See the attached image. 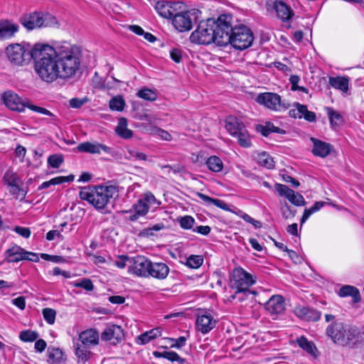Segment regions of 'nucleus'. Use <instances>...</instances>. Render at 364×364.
Here are the masks:
<instances>
[{
	"mask_svg": "<svg viewBox=\"0 0 364 364\" xmlns=\"http://www.w3.org/2000/svg\"><path fill=\"white\" fill-rule=\"evenodd\" d=\"M267 10L272 9L282 21H288L294 15L293 10L283 1L268 0L266 3Z\"/></svg>",
	"mask_w": 364,
	"mask_h": 364,
	"instance_id": "ddd939ff",
	"label": "nucleus"
},
{
	"mask_svg": "<svg viewBox=\"0 0 364 364\" xmlns=\"http://www.w3.org/2000/svg\"><path fill=\"white\" fill-rule=\"evenodd\" d=\"M171 59L176 63H180L182 58L181 51L178 49H173L170 53Z\"/></svg>",
	"mask_w": 364,
	"mask_h": 364,
	"instance_id": "774afa93",
	"label": "nucleus"
},
{
	"mask_svg": "<svg viewBox=\"0 0 364 364\" xmlns=\"http://www.w3.org/2000/svg\"><path fill=\"white\" fill-rule=\"evenodd\" d=\"M257 163L267 168H272L274 166L273 158L266 152H262L257 154L256 157Z\"/></svg>",
	"mask_w": 364,
	"mask_h": 364,
	"instance_id": "58836bf2",
	"label": "nucleus"
},
{
	"mask_svg": "<svg viewBox=\"0 0 364 364\" xmlns=\"http://www.w3.org/2000/svg\"><path fill=\"white\" fill-rule=\"evenodd\" d=\"M256 130L260 132L264 136H268L271 133H279L280 129L274 126L272 122H267L265 124H258Z\"/></svg>",
	"mask_w": 364,
	"mask_h": 364,
	"instance_id": "e433bc0d",
	"label": "nucleus"
},
{
	"mask_svg": "<svg viewBox=\"0 0 364 364\" xmlns=\"http://www.w3.org/2000/svg\"><path fill=\"white\" fill-rule=\"evenodd\" d=\"M12 303L21 310H23L26 307V301L23 296H18L14 299Z\"/></svg>",
	"mask_w": 364,
	"mask_h": 364,
	"instance_id": "338daca9",
	"label": "nucleus"
},
{
	"mask_svg": "<svg viewBox=\"0 0 364 364\" xmlns=\"http://www.w3.org/2000/svg\"><path fill=\"white\" fill-rule=\"evenodd\" d=\"M22 185L23 183H19L9 186L10 188V193L13 195L15 198L19 199L20 200H23L26 196V191L21 188Z\"/></svg>",
	"mask_w": 364,
	"mask_h": 364,
	"instance_id": "37998d69",
	"label": "nucleus"
},
{
	"mask_svg": "<svg viewBox=\"0 0 364 364\" xmlns=\"http://www.w3.org/2000/svg\"><path fill=\"white\" fill-rule=\"evenodd\" d=\"M256 101L261 105H264L269 109L277 110L281 107L280 96L273 92H264L259 94Z\"/></svg>",
	"mask_w": 364,
	"mask_h": 364,
	"instance_id": "2eb2a0df",
	"label": "nucleus"
},
{
	"mask_svg": "<svg viewBox=\"0 0 364 364\" xmlns=\"http://www.w3.org/2000/svg\"><path fill=\"white\" fill-rule=\"evenodd\" d=\"M75 355L77 357L78 362L85 363L90 357L89 347L81 343L77 344Z\"/></svg>",
	"mask_w": 364,
	"mask_h": 364,
	"instance_id": "4c0bfd02",
	"label": "nucleus"
},
{
	"mask_svg": "<svg viewBox=\"0 0 364 364\" xmlns=\"http://www.w3.org/2000/svg\"><path fill=\"white\" fill-rule=\"evenodd\" d=\"M254 41L252 31L243 24L234 26L230 43L237 50H245L252 46Z\"/></svg>",
	"mask_w": 364,
	"mask_h": 364,
	"instance_id": "6e6552de",
	"label": "nucleus"
},
{
	"mask_svg": "<svg viewBox=\"0 0 364 364\" xmlns=\"http://www.w3.org/2000/svg\"><path fill=\"white\" fill-rule=\"evenodd\" d=\"M48 164L53 168H58L63 163L62 155L53 154L48 159Z\"/></svg>",
	"mask_w": 364,
	"mask_h": 364,
	"instance_id": "4d7b16f0",
	"label": "nucleus"
},
{
	"mask_svg": "<svg viewBox=\"0 0 364 364\" xmlns=\"http://www.w3.org/2000/svg\"><path fill=\"white\" fill-rule=\"evenodd\" d=\"M272 240L274 241V245H276V247H277L279 250H282V251H284V252H288L289 256L291 259H293L294 255H295L294 251L289 250V249L287 248V247L285 245H284L283 243H282V242H277L276 240H273V239H272Z\"/></svg>",
	"mask_w": 364,
	"mask_h": 364,
	"instance_id": "69168bd1",
	"label": "nucleus"
},
{
	"mask_svg": "<svg viewBox=\"0 0 364 364\" xmlns=\"http://www.w3.org/2000/svg\"><path fill=\"white\" fill-rule=\"evenodd\" d=\"M326 110L327 112L330 123L332 126H337L341 122V115L337 111L334 110L331 107H326Z\"/></svg>",
	"mask_w": 364,
	"mask_h": 364,
	"instance_id": "a18cd8bd",
	"label": "nucleus"
},
{
	"mask_svg": "<svg viewBox=\"0 0 364 364\" xmlns=\"http://www.w3.org/2000/svg\"><path fill=\"white\" fill-rule=\"evenodd\" d=\"M42 314L46 321L49 324H53L55 320L56 311L53 309L45 308Z\"/></svg>",
	"mask_w": 364,
	"mask_h": 364,
	"instance_id": "864d4df0",
	"label": "nucleus"
},
{
	"mask_svg": "<svg viewBox=\"0 0 364 364\" xmlns=\"http://www.w3.org/2000/svg\"><path fill=\"white\" fill-rule=\"evenodd\" d=\"M88 101L87 97H84L82 99L79 98H72L70 100V106L73 108H80L85 103H86Z\"/></svg>",
	"mask_w": 364,
	"mask_h": 364,
	"instance_id": "680f3d73",
	"label": "nucleus"
},
{
	"mask_svg": "<svg viewBox=\"0 0 364 364\" xmlns=\"http://www.w3.org/2000/svg\"><path fill=\"white\" fill-rule=\"evenodd\" d=\"M338 296L341 297L351 296L354 303H358L361 299L359 290L355 287L350 285L343 286L339 289Z\"/></svg>",
	"mask_w": 364,
	"mask_h": 364,
	"instance_id": "cd10ccee",
	"label": "nucleus"
},
{
	"mask_svg": "<svg viewBox=\"0 0 364 364\" xmlns=\"http://www.w3.org/2000/svg\"><path fill=\"white\" fill-rule=\"evenodd\" d=\"M311 141L314 144L312 152L315 156L323 158L330 154L331 149L330 144L312 137L311 138Z\"/></svg>",
	"mask_w": 364,
	"mask_h": 364,
	"instance_id": "b1692460",
	"label": "nucleus"
},
{
	"mask_svg": "<svg viewBox=\"0 0 364 364\" xmlns=\"http://www.w3.org/2000/svg\"><path fill=\"white\" fill-rule=\"evenodd\" d=\"M203 262V258L200 255H191L187 258L186 265L188 267L197 269L200 267Z\"/></svg>",
	"mask_w": 364,
	"mask_h": 364,
	"instance_id": "09e8293b",
	"label": "nucleus"
},
{
	"mask_svg": "<svg viewBox=\"0 0 364 364\" xmlns=\"http://www.w3.org/2000/svg\"><path fill=\"white\" fill-rule=\"evenodd\" d=\"M125 102L122 96L112 97L109 101V108L112 110L121 112L124 109Z\"/></svg>",
	"mask_w": 364,
	"mask_h": 364,
	"instance_id": "c03bdc74",
	"label": "nucleus"
},
{
	"mask_svg": "<svg viewBox=\"0 0 364 364\" xmlns=\"http://www.w3.org/2000/svg\"><path fill=\"white\" fill-rule=\"evenodd\" d=\"M232 17L229 15H220L217 21L214 20L215 44L225 46L230 43L234 26L231 23Z\"/></svg>",
	"mask_w": 364,
	"mask_h": 364,
	"instance_id": "423d86ee",
	"label": "nucleus"
},
{
	"mask_svg": "<svg viewBox=\"0 0 364 364\" xmlns=\"http://www.w3.org/2000/svg\"><path fill=\"white\" fill-rule=\"evenodd\" d=\"M231 282V287L236 290L235 295L232 296L235 299L238 294L252 293L249 288L255 281L253 279L252 275L245 272L243 269L237 268L233 271ZM252 293L254 292L252 291Z\"/></svg>",
	"mask_w": 364,
	"mask_h": 364,
	"instance_id": "1a4fd4ad",
	"label": "nucleus"
},
{
	"mask_svg": "<svg viewBox=\"0 0 364 364\" xmlns=\"http://www.w3.org/2000/svg\"><path fill=\"white\" fill-rule=\"evenodd\" d=\"M14 230L16 233L25 238H28L31 235V230L28 228L16 226Z\"/></svg>",
	"mask_w": 364,
	"mask_h": 364,
	"instance_id": "0e129e2a",
	"label": "nucleus"
},
{
	"mask_svg": "<svg viewBox=\"0 0 364 364\" xmlns=\"http://www.w3.org/2000/svg\"><path fill=\"white\" fill-rule=\"evenodd\" d=\"M48 362L50 364H60L64 360L63 350L58 348L49 347L48 349Z\"/></svg>",
	"mask_w": 364,
	"mask_h": 364,
	"instance_id": "72a5a7b5",
	"label": "nucleus"
},
{
	"mask_svg": "<svg viewBox=\"0 0 364 364\" xmlns=\"http://www.w3.org/2000/svg\"><path fill=\"white\" fill-rule=\"evenodd\" d=\"M131 259L132 257H128L127 255H120L118 257V259L115 261V265L119 268H124L127 265H128V268L131 267L132 262Z\"/></svg>",
	"mask_w": 364,
	"mask_h": 364,
	"instance_id": "13d9d810",
	"label": "nucleus"
},
{
	"mask_svg": "<svg viewBox=\"0 0 364 364\" xmlns=\"http://www.w3.org/2000/svg\"><path fill=\"white\" fill-rule=\"evenodd\" d=\"M19 21L28 31L58 25V21L53 15L41 11L25 14L20 17Z\"/></svg>",
	"mask_w": 364,
	"mask_h": 364,
	"instance_id": "20e7f679",
	"label": "nucleus"
},
{
	"mask_svg": "<svg viewBox=\"0 0 364 364\" xmlns=\"http://www.w3.org/2000/svg\"><path fill=\"white\" fill-rule=\"evenodd\" d=\"M41 257L45 260L50 261L55 263H60L64 262V258L58 255H50L48 254L42 253Z\"/></svg>",
	"mask_w": 364,
	"mask_h": 364,
	"instance_id": "bf43d9fd",
	"label": "nucleus"
},
{
	"mask_svg": "<svg viewBox=\"0 0 364 364\" xmlns=\"http://www.w3.org/2000/svg\"><path fill=\"white\" fill-rule=\"evenodd\" d=\"M197 196L205 203H213L215 206H217L223 210H229L228 204L225 203L223 200L210 198V197H209L203 193H199V192L197 193Z\"/></svg>",
	"mask_w": 364,
	"mask_h": 364,
	"instance_id": "ea45409f",
	"label": "nucleus"
},
{
	"mask_svg": "<svg viewBox=\"0 0 364 364\" xmlns=\"http://www.w3.org/2000/svg\"><path fill=\"white\" fill-rule=\"evenodd\" d=\"M328 82L332 87L346 93L349 89V77L346 76L329 77Z\"/></svg>",
	"mask_w": 364,
	"mask_h": 364,
	"instance_id": "bb28decb",
	"label": "nucleus"
},
{
	"mask_svg": "<svg viewBox=\"0 0 364 364\" xmlns=\"http://www.w3.org/2000/svg\"><path fill=\"white\" fill-rule=\"evenodd\" d=\"M137 96L149 101H154L157 98V95L155 92L151 89L144 88L139 90L137 93Z\"/></svg>",
	"mask_w": 364,
	"mask_h": 364,
	"instance_id": "603ef678",
	"label": "nucleus"
},
{
	"mask_svg": "<svg viewBox=\"0 0 364 364\" xmlns=\"http://www.w3.org/2000/svg\"><path fill=\"white\" fill-rule=\"evenodd\" d=\"M343 335V339H341L339 341L343 345L354 344L358 341V333L355 328L346 326Z\"/></svg>",
	"mask_w": 364,
	"mask_h": 364,
	"instance_id": "2f4dec72",
	"label": "nucleus"
},
{
	"mask_svg": "<svg viewBox=\"0 0 364 364\" xmlns=\"http://www.w3.org/2000/svg\"><path fill=\"white\" fill-rule=\"evenodd\" d=\"M196 327L202 333H207L215 328L216 320L210 314L198 315L196 321Z\"/></svg>",
	"mask_w": 364,
	"mask_h": 364,
	"instance_id": "f3484780",
	"label": "nucleus"
},
{
	"mask_svg": "<svg viewBox=\"0 0 364 364\" xmlns=\"http://www.w3.org/2000/svg\"><path fill=\"white\" fill-rule=\"evenodd\" d=\"M297 346H299L306 353L314 358H316L319 355V351L318 350L315 343L303 336L297 338Z\"/></svg>",
	"mask_w": 364,
	"mask_h": 364,
	"instance_id": "412c9836",
	"label": "nucleus"
},
{
	"mask_svg": "<svg viewBox=\"0 0 364 364\" xmlns=\"http://www.w3.org/2000/svg\"><path fill=\"white\" fill-rule=\"evenodd\" d=\"M149 272L150 274H149V277H153L156 279H165L169 272V268L168 267L162 262H155L152 263L151 262L150 267H149Z\"/></svg>",
	"mask_w": 364,
	"mask_h": 364,
	"instance_id": "4be33fe9",
	"label": "nucleus"
},
{
	"mask_svg": "<svg viewBox=\"0 0 364 364\" xmlns=\"http://www.w3.org/2000/svg\"><path fill=\"white\" fill-rule=\"evenodd\" d=\"M208 169L213 172H220L223 170V163L222 160L216 156H210L205 162Z\"/></svg>",
	"mask_w": 364,
	"mask_h": 364,
	"instance_id": "c9c22d12",
	"label": "nucleus"
},
{
	"mask_svg": "<svg viewBox=\"0 0 364 364\" xmlns=\"http://www.w3.org/2000/svg\"><path fill=\"white\" fill-rule=\"evenodd\" d=\"M19 30V26L8 20L0 21V41L11 38Z\"/></svg>",
	"mask_w": 364,
	"mask_h": 364,
	"instance_id": "aec40b11",
	"label": "nucleus"
},
{
	"mask_svg": "<svg viewBox=\"0 0 364 364\" xmlns=\"http://www.w3.org/2000/svg\"><path fill=\"white\" fill-rule=\"evenodd\" d=\"M163 358L173 362L178 361L181 364L186 363V360L182 358H181L178 353L174 351H164Z\"/></svg>",
	"mask_w": 364,
	"mask_h": 364,
	"instance_id": "5fc2aeb1",
	"label": "nucleus"
},
{
	"mask_svg": "<svg viewBox=\"0 0 364 364\" xmlns=\"http://www.w3.org/2000/svg\"><path fill=\"white\" fill-rule=\"evenodd\" d=\"M181 2L158 1L155 5L157 13L164 18H171L177 14V11L181 9Z\"/></svg>",
	"mask_w": 364,
	"mask_h": 364,
	"instance_id": "4468645a",
	"label": "nucleus"
},
{
	"mask_svg": "<svg viewBox=\"0 0 364 364\" xmlns=\"http://www.w3.org/2000/svg\"><path fill=\"white\" fill-rule=\"evenodd\" d=\"M2 100L5 105L11 110L21 112L24 111L25 107H28L32 111L52 117L55 120V116L46 108L38 107L30 103L28 100L20 98L17 94L6 91L2 95Z\"/></svg>",
	"mask_w": 364,
	"mask_h": 364,
	"instance_id": "39448f33",
	"label": "nucleus"
},
{
	"mask_svg": "<svg viewBox=\"0 0 364 364\" xmlns=\"http://www.w3.org/2000/svg\"><path fill=\"white\" fill-rule=\"evenodd\" d=\"M133 208L140 217L145 215L149 210V205L141 199L138 200L136 203L133 205Z\"/></svg>",
	"mask_w": 364,
	"mask_h": 364,
	"instance_id": "49530a36",
	"label": "nucleus"
},
{
	"mask_svg": "<svg viewBox=\"0 0 364 364\" xmlns=\"http://www.w3.org/2000/svg\"><path fill=\"white\" fill-rule=\"evenodd\" d=\"M77 287H81L87 291H92L94 289V285L90 279H83L80 282L75 284Z\"/></svg>",
	"mask_w": 364,
	"mask_h": 364,
	"instance_id": "052dcab7",
	"label": "nucleus"
},
{
	"mask_svg": "<svg viewBox=\"0 0 364 364\" xmlns=\"http://www.w3.org/2000/svg\"><path fill=\"white\" fill-rule=\"evenodd\" d=\"M282 216L286 220L293 218L294 217V212L291 210L287 203L282 208Z\"/></svg>",
	"mask_w": 364,
	"mask_h": 364,
	"instance_id": "e2e57ef3",
	"label": "nucleus"
},
{
	"mask_svg": "<svg viewBox=\"0 0 364 364\" xmlns=\"http://www.w3.org/2000/svg\"><path fill=\"white\" fill-rule=\"evenodd\" d=\"M237 138L238 143L243 147H250L251 146V141L247 132L244 127L242 131L235 136Z\"/></svg>",
	"mask_w": 364,
	"mask_h": 364,
	"instance_id": "de8ad7c7",
	"label": "nucleus"
},
{
	"mask_svg": "<svg viewBox=\"0 0 364 364\" xmlns=\"http://www.w3.org/2000/svg\"><path fill=\"white\" fill-rule=\"evenodd\" d=\"M225 127L228 132L232 136L238 134L245 125L239 119L234 117H229L226 120Z\"/></svg>",
	"mask_w": 364,
	"mask_h": 364,
	"instance_id": "c85d7f7f",
	"label": "nucleus"
},
{
	"mask_svg": "<svg viewBox=\"0 0 364 364\" xmlns=\"http://www.w3.org/2000/svg\"><path fill=\"white\" fill-rule=\"evenodd\" d=\"M26 250L19 246H14L6 251L7 260L9 262H18L24 259Z\"/></svg>",
	"mask_w": 364,
	"mask_h": 364,
	"instance_id": "7c9ffc66",
	"label": "nucleus"
},
{
	"mask_svg": "<svg viewBox=\"0 0 364 364\" xmlns=\"http://www.w3.org/2000/svg\"><path fill=\"white\" fill-rule=\"evenodd\" d=\"M195 223V220L190 215H186L182 217L179 220L181 227L185 230H190L193 228Z\"/></svg>",
	"mask_w": 364,
	"mask_h": 364,
	"instance_id": "6e6d98bb",
	"label": "nucleus"
},
{
	"mask_svg": "<svg viewBox=\"0 0 364 364\" xmlns=\"http://www.w3.org/2000/svg\"><path fill=\"white\" fill-rule=\"evenodd\" d=\"M4 183L8 186H12L19 183H23V181L18 176L16 173L11 170H7L3 177Z\"/></svg>",
	"mask_w": 364,
	"mask_h": 364,
	"instance_id": "a19ab883",
	"label": "nucleus"
},
{
	"mask_svg": "<svg viewBox=\"0 0 364 364\" xmlns=\"http://www.w3.org/2000/svg\"><path fill=\"white\" fill-rule=\"evenodd\" d=\"M346 326L340 322H334L329 325L326 328V334L334 342H339L341 339H343V332Z\"/></svg>",
	"mask_w": 364,
	"mask_h": 364,
	"instance_id": "5701e85b",
	"label": "nucleus"
},
{
	"mask_svg": "<svg viewBox=\"0 0 364 364\" xmlns=\"http://www.w3.org/2000/svg\"><path fill=\"white\" fill-rule=\"evenodd\" d=\"M59 78L73 76L79 70L80 60L77 48L65 45L55 49Z\"/></svg>",
	"mask_w": 364,
	"mask_h": 364,
	"instance_id": "7ed1b4c3",
	"label": "nucleus"
},
{
	"mask_svg": "<svg viewBox=\"0 0 364 364\" xmlns=\"http://www.w3.org/2000/svg\"><path fill=\"white\" fill-rule=\"evenodd\" d=\"M265 309L271 314H280L284 311V300L280 295H273L264 304Z\"/></svg>",
	"mask_w": 364,
	"mask_h": 364,
	"instance_id": "a211bd4d",
	"label": "nucleus"
},
{
	"mask_svg": "<svg viewBox=\"0 0 364 364\" xmlns=\"http://www.w3.org/2000/svg\"><path fill=\"white\" fill-rule=\"evenodd\" d=\"M81 344L90 347L92 345H97L99 341L97 332L92 329L86 330L79 336Z\"/></svg>",
	"mask_w": 364,
	"mask_h": 364,
	"instance_id": "a878e982",
	"label": "nucleus"
},
{
	"mask_svg": "<svg viewBox=\"0 0 364 364\" xmlns=\"http://www.w3.org/2000/svg\"><path fill=\"white\" fill-rule=\"evenodd\" d=\"M325 203L323 201H318L314 204L313 206H311L309 209H306L304 212V214L301 218V227L303 225V224L309 219L310 215L313 214L314 213L319 210L323 205Z\"/></svg>",
	"mask_w": 364,
	"mask_h": 364,
	"instance_id": "79ce46f5",
	"label": "nucleus"
},
{
	"mask_svg": "<svg viewBox=\"0 0 364 364\" xmlns=\"http://www.w3.org/2000/svg\"><path fill=\"white\" fill-rule=\"evenodd\" d=\"M321 313L313 309L304 307L297 313V317L306 321H316L320 319Z\"/></svg>",
	"mask_w": 364,
	"mask_h": 364,
	"instance_id": "c756f323",
	"label": "nucleus"
},
{
	"mask_svg": "<svg viewBox=\"0 0 364 364\" xmlns=\"http://www.w3.org/2000/svg\"><path fill=\"white\" fill-rule=\"evenodd\" d=\"M77 149L81 152L90 154H100L101 151H103L105 153L114 155V151L112 148L99 143L92 144L90 142H84L77 146Z\"/></svg>",
	"mask_w": 364,
	"mask_h": 364,
	"instance_id": "6ab92c4d",
	"label": "nucleus"
},
{
	"mask_svg": "<svg viewBox=\"0 0 364 364\" xmlns=\"http://www.w3.org/2000/svg\"><path fill=\"white\" fill-rule=\"evenodd\" d=\"M34 69L39 77L52 82L59 78L55 49L46 44L36 43L33 47Z\"/></svg>",
	"mask_w": 364,
	"mask_h": 364,
	"instance_id": "f257e3e1",
	"label": "nucleus"
},
{
	"mask_svg": "<svg viewBox=\"0 0 364 364\" xmlns=\"http://www.w3.org/2000/svg\"><path fill=\"white\" fill-rule=\"evenodd\" d=\"M38 337V333L31 330L23 331L19 335V338L23 342H33L36 341Z\"/></svg>",
	"mask_w": 364,
	"mask_h": 364,
	"instance_id": "8fccbe9b",
	"label": "nucleus"
},
{
	"mask_svg": "<svg viewBox=\"0 0 364 364\" xmlns=\"http://www.w3.org/2000/svg\"><path fill=\"white\" fill-rule=\"evenodd\" d=\"M214 20L208 18L206 21H201L196 29L190 36V41L198 45H209L215 43L214 30Z\"/></svg>",
	"mask_w": 364,
	"mask_h": 364,
	"instance_id": "0eeeda50",
	"label": "nucleus"
},
{
	"mask_svg": "<svg viewBox=\"0 0 364 364\" xmlns=\"http://www.w3.org/2000/svg\"><path fill=\"white\" fill-rule=\"evenodd\" d=\"M127 152L129 154V156H125L124 159L127 160H139V161H146L147 160V156L142 152L139 151L136 149H129L127 150Z\"/></svg>",
	"mask_w": 364,
	"mask_h": 364,
	"instance_id": "3c124183",
	"label": "nucleus"
},
{
	"mask_svg": "<svg viewBox=\"0 0 364 364\" xmlns=\"http://www.w3.org/2000/svg\"><path fill=\"white\" fill-rule=\"evenodd\" d=\"M131 267H129L128 272L131 274H136L139 277H148L151 261L146 257L137 255L132 257Z\"/></svg>",
	"mask_w": 364,
	"mask_h": 364,
	"instance_id": "f8f14e48",
	"label": "nucleus"
},
{
	"mask_svg": "<svg viewBox=\"0 0 364 364\" xmlns=\"http://www.w3.org/2000/svg\"><path fill=\"white\" fill-rule=\"evenodd\" d=\"M118 190L114 186H86L80 189L79 196L82 200H87L102 213H111L112 203L114 196H117Z\"/></svg>",
	"mask_w": 364,
	"mask_h": 364,
	"instance_id": "f03ea898",
	"label": "nucleus"
},
{
	"mask_svg": "<svg viewBox=\"0 0 364 364\" xmlns=\"http://www.w3.org/2000/svg\"><path fill=\"white\" fill-rule=\"evenodd\" d=\"M198 11L196 9L187 11L178 10L172 20L173 26L180 32L190 31L193 28V22L196 21V14Z\"/></svg>",
	"mask_w": 364,
	"mask_h": 364,
	"instance_id": "9b49d317",
	"label": "nucleus"
},
{
	"mask_svg": "<svg viewBox=\"0 0 364 364\" xmlns=\"http://www.w3.org/2000/svg\"><path fill=\"white\" fill-rule=\"evenodd\" d=\"M275 193L279 197L288 200L292 205H296V194L294 191L287 186L276 183L274 185Z\"/></svg>",
	"mask_w": 364,
	"mask_h": 364,
	"instance_id": "393cba45",
	"label": "nucleus"
},
{
	"mask_svg": "<svg viewBox=\"0 0 364 364\" xmlns=\"http://www.w3.org/2000/svg\"><path fill=\"white\" fill-rule=\"evenodd\" d=\"M115 131L120 137L125 139H130L133 136V132L127 128V120L124 117L119 119Z\"/></svg>",
	"mask_w": 364,
	"mask_h": 364,
	"instance_id": "473e14b6",
	"label": "nucleus"
},
{
	"mask_svg": "<svg viewBox=\"0 0 364 364\" xmlns=\"http://www.w3.org/2000/svg\"><path fill=\"white\" fill-rule=\"evenodd\" d=\"M6 53L9 61L16 65H22L26 61L33 59V48L28 50L19 43L7 46Z\"/></svg>",
	"mask_w": 364,
	"mask_h": 364,
	"instance_id": "9d476101",
	"label": "nucleus"
},
{
	"mask_svg": "<svg viewBox=\"0 0 364 364\" xmlns=\"http://www.w3.org/2000/svg\"><path fill=\"white\" fill-rule=\"evenodd\" d=\"M124 337L123 329L117 325L107 327L101 334V338L105 341H110L112 344L116 345L120 342Z\"/></svg>",
	"mask_w": 364,
	"mask_h": 364,
	"instance_id": "dca6fc26",
	"label": "nucleus"
},
{
	"mask_svg": "<svg viewBox=\"0 0 364 364\" xmlns=\"http://www.w3.org/2000/svg\"><path fill=\"white\" fill-rule=\"evenodd\" d=\"M298 118H304L309 122H314L316 120V113L308 110L307 107L304 105L297 103Z\"/></svg>",
	"mask_w": 364,
	"mask_h": 364,
	"instance_id": "f704fd0d",
	"label": "nucleus"
}]
</instances>
